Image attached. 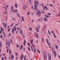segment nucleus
<instances>
[{
  "instance_id": "19",
  "label": "nucleus",
  "mask_w": 60,
  "mask_h": 60,
  "mask_svg": "<svg viewBox=\"0 0 60 60\" xmlns=\"http://www.w3.org/2000/svg\"><path fill=\"white\" fill-rule=\"evenodd\" d=\"M12 33H14V29H13V28L12 29Z\"/></svg>"
},
{
  "instance_id": "5",
  "label": "nucleus",
  "mask_w": 60,
  "mask_h": 60,
  "mask_svg": "<svg viewBox=\"0 0 60 60\" xmlns=\"http://www.w3.org/2000/svg\"><path fill=\"white\" fill-rule=\"evenodd\" d=\"M35 35L36 38H38V34L37 33H35Z\"/></svg>"
},
{
  "instance_id": "62",
  "label": "nucleus",
  "mask_w": 60,
  "mask_h": 60,
  "mask_svg": "<svg viewBox=\"0 0 60 60\" xmlns=\"http://www.w3.org/2000/svg\"><path fill=\"white\" fill-rule=\"evenodd\" d=\"M8 7V6H6V8H7Z\"/></svg>"
},
{
  "instance_id": "3",
  "label": "nucleus",
  "mask_w": 60,
  "mask_h": 60,
  "mask_svg": "<svg viewBox=\"0 0 60 60\" xmlns=\"http://www.w3.org/2000/svg\"><path fill=\"white\" fill-rule=\"evenodd\" d=\"M43 54L44 56V60H47V55H45V52L44 51L43 52Z\"/></svg>"
},
{
  "instance_id": "37",
  "label": "nucleus",
  "mask_w": 60,
  "mask_h": 60,
  "mask_svg": "<svg viewBox=\"0 0 60 60\" xmlns=\"http://www.w3.org/2000/svg\"><path fill=\"white\" fill-rule=\"evenodd\" d=\"M48 14V15H51V13H49Z\"/></svg>"
},
{
  "instance_id": "6",
  "label": "nucleus",
  "mask_w": 60,
  "mask_h": 60,
  "mask_svg": "<svg viewBox=\"0 0 60 60\" xmlns=\"http://www.w3.org/2000/svg\"><path fill=\"white\" fill-rule=\"evenodd\" d=\"M23 57H24V55L23 54H22L20 56L21 60H22V59H23Z\"/></svg>"
},
{
  "instance_id": "61",
  "label": "nucleus",
  "mask_w": 60,
  "mask_h": 60,
  "mask_svg": "<svg viewBox=\"0 0 60 60\" xmlns=\"http://www.w3.org/2000/svg\"><path fill=\"white\" fill-rule=\"evenodd\" d=\"M31 14H32V15H34V14H33V12L31 13Z\"/></svg>"
},
{
  "instance_id": "44",
  "label": "nucleus",
  "mask_w": 60,
  "mask_h": 60,
  "mask_svg": "<svg viewBox=\"0 0 60 60\" xmlns=\"http://www.w3.org/2000/svg\"><path fill=\"white\" fill-rule=\"evenodd\" d=\"M4 58H4L5 59H7V58L5 56H4Z\"/></svg>"
},
{
  "instance_id": "14",
  "label": "nucleus",
  "mask_w": 60,
  "mask_h": 60,
  "mask_svg": "<svg viewBox=\"0 0 60 60\" xmlns=\"http://www.w3.org/2000/svg\"><path fill=\"white\" fill-rule=\"evenodd\" d=\"M15 6L16 7V8H17V7H18V5L16 4H15Z\"/></svg>"
},
{
  "instance_id": "40",
  "label": "nucleus",
  "mask_w": 60,
  "mask_h": 60,
  "mask_svg": "<svg viewBox=\"0 0 60 60\" xmlns=\"http://www.w3.org/2000/svg\"><path fill=\"white\" fill-rule=\"evenodd\" d=\"M14 30H15V31H16V28L14 27Z\"/></svg>"
},
{
  "instance_id": "17",
  "label": "nucleus",
  "mask_w": 60,
  "mask_h": 60,
  "mask_svg": "<svg viewBox=\"0 0 60 60\" xmlns=\"http://www.w3.org/2000/svg\"><path fill=\"white\" fill-rule=\"evenodd\" d=\"M0 29H1V31H3L4 30V29L3 28H0Z\"/></svg>"
},
{
  "instance_id": "2",
  "label": "nucleus",
  "mask_w": 60,
  "mask_h": 60,
  "mask_svg": "<svg viewBox=\"0 0 60 60\" xmlns=\"http://www.w3.org/2000/svg\"><path fill=\"white\" fill-rule=\"evenodd\" d=\"M11 9L12 12H13L15 13V12H18L17 10H13V7L12 6H11Z\"/></svg>"
},
{
  "instance_id": "55",
  "label": "nucleus",
  "mask_w": 60,
  "mask_h": 60,
  "mask_svg": "<svg viewBox=\"0 0 60 60\" xmlns=\"http://www.w3.org/2000/svg\"><path fill=\"white\" fill-rule=\"evenodd\" d=\"M9 59H11V56H9Z\"/></svg>"
},
{
  "instance_id": "10",
  "label": "nucleus",
  "mask_w": 60,
  "mask_h": 60,
  "mask_svg": "<svg viewBox=\"0 0 60 60\" xmlns=\"http://www.w3.org/2000/svg\"><path fill=\"white\" fill-rule=\"evenodd\" d=\"M54 56L55 57H56V52L55 51H54Z\"/></svg>"
},
{
  "instance_id": "35",
  "label": "nucleus",
  "mask_w": 60,
  "mask_h": 60,
  "mask_svg": "<svg viewBox=\"0 0 60 60\" xmlns=\"http://www.w3.org/2000/svg\"><path fill=\"white\" fill-rule=\"evenodd\" d=\"M7 18H8V17H7L6 18V21H7Z\"/></svg>"
},
{
  "instance_id": "13",
  "label": "nucleus",
  "mask_w": 60,
  "mask_h": 60,
  "mask_svg": "<svg viewBox=\"0 0 60 60\" xmlns=\"http://www.w3.org/2000/svg\"><path fill=\"white\" fill-rule=\"evenodd\" d=\"M45 17H46V18H49V16L47 15H45Z\"/></svg>"
},
{
  "instance_id": "31",
  "label": "nucleus",
  "mask_w": 60,
  "mask_h": 60,
  "mask_svg": "<svg viewBox=\"0 0 60 60\" xmlns=\"http://www.w3.org/2000/svg\"><path fill=\"white\" fill-rule=\"evenodd\" d=\"M29 14H30V12H28L27 13V15H29Z\"/></svg>"
},
{
  "instance_id": "16",
  "label": "nucleus",
  "mask_w": 60,
  "mask_h": 60,
  "mask_svg": "<svg viewBox=\"0 0 60 60\" xmlns=\"http://www.w3.org/2000/svg\"><path fill=\"white\" fill-rule=\"evenodd\" d=\"M38 10V13H39V14H41V11H40L39 10Z\"/></svg>"
},
{
  "instance_id": "51",
  "label": "nucleus",
  "mask_w": 60,
  "mask_h": 60,
  "mask_svg": "<svg viewBox=\"0 0 60 60\" xmlns=\"http://www.w3.org/2000/svg\"><path fill=\"white\" fill-rule=\"evenodd\" d=\"M52 34H53L54 33V31H52Z\"/></svg>"
},
{
  "instance_id": "53",
  "label": "nucleus",
  "mask_w": 60,
  "mask_h": 60,
  "mask_svg": "<svg viewBox=\"0 0 60 60\" xmlns=\"http://www.w3.org/2000/svg\"><path fill=\"white\" fill-rule=\"evenodd\" d=\"M45 9H47V7L45 6Z\"/></svg>"
},
{
  "instance_id": "9",
  "label": "nucleus",
  "mask_w": 60,
  "mask_h": 60,
  "mask_svg": "<svg viewBox=\"0 0 60 60\" xmlns=\"http://www.w3.org/2000/svg\"><path fill=\"white\" fill-rule=\"evenodd\" d=\"M26 41H24L23 42V45L24 46H26Z\"/></svg>"
},
{
  "instance_id": "45",
  "label": "nucleus",
  "mask_w": 60,
  "mask_h": 60,
  "mask_svg": "<svg viewBox=\"0 0 60 60\" xmlns=\"http://www.w3.org/2000/svg\"><path fill=\"white\" fill-rule=\"evenodd\" d=\"M29 1L30 3H31V0H29Z\"/></svg>"
},
{
  "instance_id": "60",
  "label": "nucleus",
  "mask_w": 60,
  "mask_h": 60,
  "mask_svg": "<svg viewBox=\"0 0 60 60\" xmlns=\"http://www.w3.org/2000/svg\"><path fill=\"white\" fill-rule=\"evenodd\" d=\"M23 38H25V35H23Z\"/></svg>"
},
{
  "instance_id": "27",
  "label": "nucleus",
  "mask_w": 60,
  "mask_h": 60,
  "mask_svg": "<svg viewBox=\"0 0 60 60\" xmlns=\"http://www.w3.org/2000/svg\"><path fill=\"white\" fill-rule=\"evenodd\" d=\"M11 58H14V56L13 55H11Z\"/></svg>"
},
{
  "instance_id": "29",
  "label": "nucleus",
  "mask_w": 60,
  "mask_h": 60,
  "mask_svg": "<svg viewBox=\"0 0 60 60\" xmlns=\"http://www.w3.org/2000/svg\"><path fill=\"white\" fill-rule=\"evenodd\" d=\"M52 51H54V48H53V47H52Z\"/></svg>"
},
{
  "instance_id": "56",
  "label": "nucleus",
  "mask_w": 60,
  "mask_h": 60,
  "mask_svg": "<svg viewBox=\"0 0 60 60\" xmlns=\"http://www.w3.org/2000/svg\"><path fill=\"white\" fill-rule=\"evenodd\" d=\"M37 51H38V53H40V51H39V50H38L37 49Z\"/></svg>"
},
{
  "instance_id": "46",
  "label": "nucleus",
  "mask_w": 60,
  "mask_h": 60,
  "mask_svg": "<svg viewBox=\"0 0 60 60\" xmlns=\"http://www.w3.org/2000/svg\"><path fill=\"white\" fill-rule=\"evenodd\" d=\"M54 37L55 38H56V37L55 35L54 36Z\"/></svg>"
},
{
  "instance_id": "39",
  "label": "nucleus",
  "mask_w": 60,
  "mask_h": 60,
  "mask_svg": "<svg viewBox=\"0 0 60 60\" xmlns=\"http://www.w3.org/2000/svg\"><path fill=\"white\" fill-rule=\"evenodd\" d=\"M8 46H10V41H9L8 43Z\"/></svg>"
},
{
  "instance_id": "15",
  "label": "nucleus",
  "mask_w": 60,
  "mask_h": 60,
  "mask_svg": "<svg viewBox=\"0 0 60 60\" xmlns=\"http://www.w3.org/2000/svg\"><path fill=\"white\" fill-rule=\"evenodd\" d=\"M36 29L37 31L38 32H39V30H38V29L37 28H36Z\"/></svg>"
},
{
  "instance_id": "11",
  "label": "nucleus",
  "mask_w": 60,
  "mask_h": 60,
  "mask_svg": "<svg viewBox=\"0 0 60 60\" xmlns=\"http://www.w3.org/2000/svg\"><path fill=\"white\" fill-rule=\"evenodd\" d=\"M44 20L45 21H47V19L45 17L44 18Z\"/></svg>"
},
{
  "instance_id": "52",
  "label": "nucleus",
  "mask_w": 60,
  "mask_h": 60,
  "mask_svg": "<svg viewBox=\"0 0 60 60\" xmlns=\"http://www.w3.org/2000/svg\"><path fill=\"white\" fill-rule=\"evenodd\" d=\"M4 14H6V13H6V11H5L4 12Z\"/></svg>"
},
{
  "instance_id": "59",
  "label": "nucleus",
  "mask_w": 60,
  "mask_h": 60,
  "mask_svg": "<svg viewBox=\"0 0 60 60\" xmlns=\"http://www.w3.org/2000/svg\"><path fill=\"white\" fill-rule=\"evenodd\" d=\"M22 19H24V18L22 17Z\"/></svg>"
},
{
  "instance_id": "12",
  "label": "nucleus",
  "mask_w": 60,
  "mask_h": 60,
  "mask_svg": "<svg viewBox=\"0 0 60 60\" xmlns=\"http://www.w3.org/2000/svg\"><path fill=\"white\" fill-rule=\"evenodd\" d=\"M26 6L25 5H24L23 7V9H26Z\"/></svg>"
},
{
  "instance_id": "38",
  "label": "nucleus",
  "mask_w": 60,
  "mask_h": 60,
  "mask_svg": "<svg viewBox=\"0 0 60 60\" xmlns=\"http://www.w3.org/2000/svg\"><path fill=\"white\" fill-rule=\"evenodd\" d=\"M49 5L50 6H53V5H52V4H50Z\"/></svg>"
},
{
  "instance_id": "63",
  "label": "nucleus",
  "mask_w": 60,
  "mask_h": 60,
  "mask_svg": "<svg viewBox=\"0 0 60 60\" xmlns=\"http://www.w3.org/2000/svg\"><path fill=\"white\" fill-rule=\"evenodd\" d=\"M58 56L60 58V56H59V55H58Z\"/></svg>"
},
{
  "instance_id": "8",
  "label": "nucleus",
  "mask_w": 60,
  "mask_h": 60,
  "mask_svg": "<svg viewBox=\"0 0 60 60\" xmlns=\"http://www.w3.org/2000/svg\"><path fill=\"white\" fill-rule=\"evenodd\" d=\"M48 59L49 60H51V55H50L49 56Z\"/></svg>"
},
{
  "instance_id": "18",
  "label": "nucleus",
  "mask_w": 60,
  "mask_h": 60,
  "mask_svg": "<svg viewBox=\"0 0 60 60\" xmlns=\"http://www.w3.org/2000/svg\"><path fill=\"white\" fill-rule=\"evenodd\" d=\"M3 34H4V36L5 37H6V35H5V34L4 33V32L3 33Z\"/></svg>"
},
{
  "instance_id": "21",
  "label": "nucleus",
  "mask_w": 60,
  "mask_h": 60,
  "mask_svg": "<svg viewBox=\"0 0 60 60\" xmlns=\"http://www.w3.org/2000/svg\"><path fill=\"white\" fill-rule=\"evenodd\" d=\"M21 49H23V46L22 45H21Z\"/></svg>"
},
{
  "instance_id": "28",
  "label": "nucleus",
  "mask_w": 60,
  "mask_h": 60,
  "mask_svg": "<svg viewBox=\"0 0 60 60\" xmlns=\"http://www.w3.org/2000/svg\"><path fill=\"white\" fill-rule=\"evenodd\" d=\"M0 37L1 38H3V35H1L0 36Z\"/></svg>"
},
{
  "instance_id": "22",
  "label": "nucleus",
  "mask_w": 60,
  "mask_h": 60,
  "mask_svg": "<svg viewBox=\"0 0 60 60\" xmlns=\"http://www.w3.org/2000/svg\"><path fill=\"white\" fill-rule=\"evenodd\" d=\"M46 41L47 43L48 42H49V40L47 39L46 40Z\"/></svg>"
},
{
  "instance_id": "36",
  "label": "nucleus",
  "mask_w": 60,
  "mask_h": 60,
  "mask_svg": "<svg viewBox=\"0 0 60 60\" xmlns=\"http://www.w3.org/2000/svg\"><path fill=\"white\" fill-rule=\"evenodd\" d=\"M45 33V31H44V30H43V33L44 34Z\"/></svg>"
},
{
  "instance_id": "7",
  "label": "nucleus",
  "mask_w": 60,
  "mask_h": 60,
  "mask_svg": "<svg viewBox=\"0 0 60 60\" xmlns=\"http://www.w3.org/2000/svg\"><path fill=\"white\" fill-rule=\"evenodd\" d=\"M20 32L21 34L22 35L23 34V32L22 31V30L21 29H20Z\"/></svg>"
},
{
  "instance_id": "26",
  "label": "nucleus",
  "mask_w": 60,
  "mask_h": 60,
  "mask_svg": "<svg viewBox=\"0 0 60 60\" xmlns=\"http://www.w3.org/2000/svg\"><path fill=\"white\" fill-rule=\"evenodd\" d=\"M1 42H0V47L1 46V47H2V45H1Z\"/></svg>"
},
{
  "instance_id": "42",
  "label": "nucleus",
  "mask_w": 60,
  "mask_h": 60,
  "mask_svg": "<svg viewBox=\"0 0 60 60\" xmlns=\"http://www.w3.org/2000/svg\"><path fill=\"white\" fill-rule=\"evenodd\" d=\"M19 25V23H17V24H15V26H17V25Z\"/></svg>"
},
{
  "instance_id": "58",
  "label": "nucleus",
  "mask_w": 60,
  "mask_h": 60,
  "mask_svg": "<svg viewBox=\"0 0 60 60\" xmlns=\"http://www.w3.org/2000/svg\"><path fill=\"white\" fill-rule=\"evenodd\" d=\"M9 50V49H8L7 50V52H8V51Z\"/></svg>"
},
{
  "instance_id": "49",
  "label": "nucleus",
  "mask_w": 60,
  "mask_h": 60,
  "mask_svg": "<svg viewBox=\"0 0 60 60\" xmlns=\"http://www.w3.org/2000/svg\"><path fill=\"white\" fill-rule=\"evenodd\" d=\"M17 48H18V47H19V44H18L17 45Z\"/></svg>"
},
{
  "instance_id": "25",
  "label": "nucleus",
  "mask_w": 60,
  "mask_h": 60,
  "mask_svg": "<svg viewBox=\"0 0 60 60\" xmlns=\"http://www.w3.org/2000/svg\"><path fill=\"white\" fill-rule=\"evenodd\" d=\"M31 50L32 51H33V47H32V46H31Z\"/></svg>"
},
{
  "instance_id": "33",
  "label": "nucleus",
  "mask_w": 60,
  "mask_h": 60,
  "mask_svg": "<svg viewBox=\"0 0 60 60\" xmlns=\"http://www.w3.org/2000/svg\"><path fill=\"white\" fill-rule=\"evenodd\" d=\"M32 28L31 27H30V30L31 31H32Z\"/></svg>"
},
{
  "instance_id": "34",
  "label": "nucleus",
  "mask_w": 60,
  "mask_h": 60,
  "mask_svg": "<svg viewBox=\"0 0 60 60\" xmlns=\"http://www.w3.org/2000/svg\"><path fill=\"white\" fill-rule=\"evenodd\" d=\"M26 56H25L24 57V60H26Z\"/></svg>"
},
{
  "instance_id": "50",
  "label": "nucleus",
  "mask_w": 60,
  "mask_h": 60,
  "mask_svg": "<svg viewBox=\"0 0 60 60\" xmlns=\"http://www.w3.org/2000/svg\"><path fill=\"white\" fill-rule=\"evenodd\" d=\"M2 60H4V57H2Z\"/></svg>"
},
{
  "instance_id": "4",
  "label": "nucleus",
  "mask_w": 60,
  "mask_h": 60,
  "mask_svg": "<svg viewBox=\"0 0 60 60\" xmlns=\"http://www.w3.org/2000/svg\"><path fill=\"white\" fill-rule=\"evenodd\" d=\"M3 25L5 28H6V27H7V24L6 23H3Z\"/></svg>"
},
{
  "instance_id": "54",
  "label": "nucleus",
  "mask_w": 60,
  "mask_h": 60,
  "mask_svg": "<svg viewBox=\"0 0 60 60\" xmlns=\"http://www.w3.org/2000/svg\"><path fill=\"white\" fill-rule=\"evenodd\" d=\"M10 31V29H8V32H9Z\"/></svg>"
},
{
  "instance_id": "32",
  "label": "nucleus",
  "mask_w": 60,
  "mask_h": 60,
  "mask_svg": "<svg viewBox=\"0 0 60 60\" xmlns=\"http://www.w3.org/2000/svg\"><path fill=\"white\" fill-rule=\"evenodd\" d=\"M31 7L32 8V9H33V10H34V6H31Z\"/></svg>"
},
{
  "instance_id": "47",
  "label": "nucleus",
  "mask_w": 60,
  "mask_h": 60,
  "mask_svg": "<svg viewBox=\"0 0 60 60\" xmlns=\"http://www.w3.org/2000/svg\"><path fill=\"white\" fill-rule=\"evenodd\" d=\"M47 43L48 44V45H50V44L49 43V42H48V43Z\"/></svg>"
},
{
  "instance_id": "43",
  "label": "nucleus",
  "mask_w": 60,
  "mask_h": 60,
  "mask_svg": "<svg viewBox=\"0 0 60 60\" xmlns=\"http://www.w3.org/2000/svg\"><path fill=\"white\" fill-rule=\"evenodd\" d=\"M56 49H58V46L57 45L56 46Z\"/></svg>"
},
{
  "instance_id": "57",
  "label": "nucleus",
  "mask_w": 60,
  "mask_h": 60,
  "mask_svg": "<svg viewBox=\"0 0 60 60\" xmlns=\"http://www.w3.org/2000/svg\"><path fill=\"white\" fill-rule=\"evenodd\" d=\"M9 53H11V50H10L9 51Z\"/></svg>"
},
{
  "instance_id": "23",
  "label": "nucleus",
  "mask_w": 60,
  "mask_h": 60,
  "mask_svg": "<svg viewBox=\"0 0 60 60\" xmlns=\"http://www.w3.org/2000/svg\"><path fill=\"white\" fill-rule=\"evenodd\" d=\"M46 25H45L43 27V29H45L46 28Z\"/></svg>"
},
{
  "instance_id": "1",
  "label": "nucleus",
  "mask_w": 60,
  "mask_h": 60,
  "mask_svg": "<svg viewBox=\"0 0 60 60\" xmlns=\"http://www.w3.org/2000/svg\"><path fill=\"white\" fill-rule=\"evenodd\" d=\"M36 2H35V1L34 2V8L35 9V10H36L37 11V8L36 7H37V6H38L39 5V3L38 2V1H36Z\"/></svg>"
},
{
  "instance_id": "20",
  "label": "nucleus",
  "mask_w": 60,
  "mask_h": 60,
  "mask_svg": "<svg viewBox=\"0 0 60 60\" xmlns=\"http://www.w3.org/2000/svg\"><path fill=\"white\" fill-rule=\"evenodd\" d=\"M48 33L49 34H50H50H50V32L49 30H48Z\"/></svg>"
},
{
  "instance_id": "48",
  "label": "nucleus",
  "mask_w": 60,
  "mask_h": 60,
  "mask_svg": "<svg viewBox=\"0 0 60 60\" xmlns=\"http://www.w3.org/2000/svg\"><path fill=\"white\" fill-rule=\"evenodd\" d=\"M7 43L6 44V45H8V42H7V41H6Z\"/></svg>"
},
{
  "instance_id": "41",
  "label": "nucleus",
  "mask_w": 60,
  "mask_h": 60,
  "mask_svg": "<svg viewBox=\"0 0 60 60\" xmlns=\"http://www.w3.org/2000/svg\"><path fill=\"white\" fill-rule=\"evenodd\" d=\"M28 49L29 51H30V48H29V47H28Z\"/></svg>"
},
{
  "instance_id": "24",
  "label": "nucleus",
  "mask_w": 60,
  "mask_h": 60,
  "mask_svg": "<svg viewBox=\"0 0 60 60\" xmlns=\"http://www.w3.org/2000/svg\"><path fill=\"white\" fill-rule=\"evenodd\" d=\"M27 45H28V46H30V44L29 43H28L27 44Z\"/></svg>"
},
{
  "instance_id": "30",
  "label": "nucleus",
  "mask_w": 60,
  "mask_h": 60,
  "mask_svg": "<svg viewBox=\"0 0 60 60\" xmlns=\"http://www.w3.org/2000/svg\"><path fill=\"white\" fill-rule=\"evenodd\" d=\"M34 52H36V53L37 52H36V50H35V49H34Z\"/></svg>"
},
{
  "instance_id": "64",
  "label": "nucleus",
  "mask_w": 60,
  "mask_h": 60,
  "mask_svg": "<svg viewBox=\"0 0 60 60\" xmlns=\"http://www.w3.org/2000/svg\"><path fill=\"white\" fill-rule=\"evenodd\" d=\"M3 56H5V53H3Z\"/></svg>"
}]
</instances>
